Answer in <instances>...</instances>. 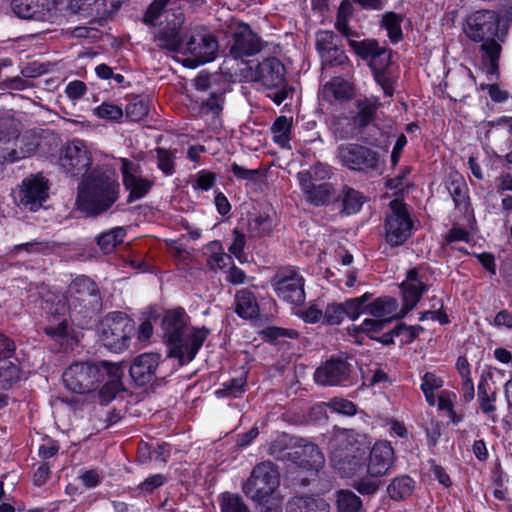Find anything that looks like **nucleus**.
Here are the masks:
<instances>
[{
    "mask_svg": "<svg viewBox=\"0 0 512 512\" xmlns=\"http://www.w3.org/2000/svg\"><path fill=\"white\" fill-rule=\"evenodd\" d=\"M58 164L68 177L80 180L76 205L87 216L101 215L118 201L120 184L115 170L105 164L93 166L92 153L83 140L67 142L60 150Z\"/></svg>",
    "mask_w": 512,
    "mask_h": 512,
    "instance_id": "1",
    "label": "nucleus"
},
{
    "mask_svg": "<svg viewBox=\"0 0 512 512\" xmlns=\"http://www.w3.org/2000/svg\"><path fill=\"white\" fill-rule=\"evenodd\" d=\"M353 430H338L329 440L330 461L342 477L354 478L353 488L362 495H373L381 486L395 460L388 441L376 442L367 456V447Z\"/></svg>",
    "mask_w": 512,
    "mask_h": 512,
    "instance_id": "2",
    "label": "nucleus"
},
{
    "mask_svg": "<svg viewBox=\"0 0 512 512\" xmlns=\"http://www.w3.org/2000/svg\"><path fill=\"white\" fill-rule=\"evenodd\" d=\"M123 368L118 363L107 361L72 363L63 373L65 387L78 394L96 391L100 385L99 398L110 402L122 390Z\"/></svg>",
    "mask_w": 512,
    "mask_h": 512,
    "instance_id": "3",
    "label": "nucleus"
},
{
    "mask_svg": "<svg viewBox=\"0 0 512 512\" xmlns=\"http://www.w3.org/2000/svg\"><path fill=\"white\" fill-rule=\"evenodd\" d=\"M189 317L183 308L167 310L162 319L163 338L169 348V356L177 358L181 365L189 363L197 355L209 330L189 327Z\"/></svg>",
    "mask_w": 512,
    "mask_h": 512,
    "instance_id": "4",
    "label": "nucleus"
},
{
    "mask_svg": "<svg viewBox=\"0 0 512 512\" xmlns=\"http://www.w3.org/2000/svg\"><path fill=\"white\" fill-rule=\"evenodd\" d=\"M500 16L493 10H477L469 14L463 22L464 34L473 42L481 43L483 60L489 61V74L498 73L501 43L506 32L499 30Z\"/></svg>",
    "mask_w": 512,
    "mask_h": 512,
    "instance_id": "5",
    "label": "nucleus"
},
{
    "mask_svg": "<svg viewBox=\"0 0 512 512\" xmlns=\"http://www.w3.org/2000/svg\"><path fill=\"white\" fill-rule=\"evenodd\" d=\"M176 2L177 0H154L148 6L143 22L147 25H155L159 17L166 13V24L154 35V42L161 49L180 53L189 29L185 25L182 10L174 8Z\"/></svg>",
    "mask_w": 512,
    "mask_h": 512,
    "instance_id": "6",
    "label": "nucleus"
},
{
    "mask_svg": "<svg viewBox=\"0 0 512 512\" xmlns=\"http://www.w3.org/2000/svg\"><path fill=\"white\" fill-rule=\"evenodd\" d=\"M176 2L177 0H154L148 6L143 22L147 25H155L159 17L166 13V24L154 35V42L161 49L180 53L189 29L185 25L182 10L174 8Z\"/></svg>",
    "mask_w": 512,
    "mask_h": 512,
    "instance_id": "7",
    "label": "nucleus"
},
{
    "mask_svg": "<svg viewBox=\"0 0 512 512\" xmlns=\"http://www.w3.org/2000/svg\"><path fill=\"white\" fill-rule=\"evenodd\" d=\"M422 290H404L403 294V305L400 307L398 302L390 297H379L370 303H366L368 294L363 295L360 298L353 299V302L349 305H357L355 310V316H359L361 313L366 312L376 318L385 320L386 323H390L393 320L403 318L419 301Z\"/></svg>",
    "mask_w": 512,
    "mask_h": 512,
    "instance_id": "8",
    "label": "nucleus"
},
{
    "mask_svg": "<svg viewBox=\"0 0 512 512\" xmlns=\"http://www.w3.org/2000/svg\"><path fill=\"white\" fill-rule=\"evenodd\" d=\"M99 339L112 352H122L130 346L135 324L123 312L108 313L99 324Z\"/></svg>",
    "mask_w": 512,
    "mask_h": 512,
    "instance_id": "9",
    "label": "nucleus"
},
{
    "mask_svg": "<svg viewBox=\"0 0 512 512\" xmlns=\"http://www.w3.org/2000/svg\"><path fill=\"white\" fill-rule=\"evenodd\" d=\"M280 485L278 467L271 461L257 464L243 484V492L258 504L267 503Z\"/></svg>",
    "mask_w": 512,
    "mask_h": 512,
    "instance_id": "10",
    "label": "nucleus"
},
{
    "mask_svg": "<svg viewBox=\"0 0 512 512\" xmlns=\"http://www.w3.org/2000/svg\"><path fill=\"white\" fill-rule=\"evenodd\" d=\"M285 73L284 65L275 57L264 59L255 70L256 81L261 83L266 96L276 105L282 104L293 92V88L286 81Z\"/></svg>",
    "mask_w": 512,
    "mask_h": 512,
    "instance_id": "11",
    "label": "nucleus"
},
{
    "mask_svg": "<svg viewBox=\"0 0 512 512\" xmlns=\"http://www.w3.org/2000/svg\"><path fill=\"white\" fill-rule=\"evenodd\" d=\"M182 44L181 54L186 55V61L191 66H198L215 59L219 45L216 37L205 27L189 28V33Z\"/></svg>",
    "mask_w": 512,
    "mask_h": 512,
    "instance_id": "12",
    "label": "nucleus"
},
{
    "mask_svg": "<svg viewBox=\"0 0 512 512\" xmlns=\"http://www.w3.org/2000/svg\"><path fill=\"white\" fill-rule=\"evenodd\" d=\"M336 158L349 170L364 173L378 171L381 164L377 151L359 143L340 144L336 150Z\"/></svg>",
    "mask_w": 512,
    "mask_h": 512,
    "instance_id": "13",
    "label": "nucleus"
},
{
    "mask_svg": "<svg viewBox=\"0 0 512 512\" xmlns=\"http://www.w3.org/2000/svg\"><path fill=\"white\" fill-rule=\"evenodd\" d=\"M390 210L385 219V237L391 246H399L411 236L413 222L402 202L391 201Z\"/></svg>",
    "mask_w": 512,
    "mask_h": 512,
    "instance_id": "14",
    "label": "nucleus"
},
{
    "mask_svg": "<svg viewBox=\"0 0 512 512\" xmlns=\"http://www.w3.org/2000/svg\"><path fill=\"white\" fill-rule=\"evenodd\" d=\"M354 369L344 359L332 358L319 366L314 373V380L322 386L347 385L353 381Z\"/></svg>",
    "mask_w": 512,
    "mask_h": 512,
    "instance_id": "15",
    "label": "nucleus"
},
{
    "mask_svg": "<svg viewBox=\"0 0 512 512\" xmlns=\"http://www.w3.org/2000/svg\"><path fill=\"white\" fill-rule=\"evenodd\" d=\"M228 46L231 57L243 59L259 53L262 49V41L248 24L240 23L233 28Z\"/></svg>",
    "mask_w": 512,
    "mask_h": 512,
    "instance_id": "16",
    "label": "nucleus"
},
{
    "mask_svg": "<svg viewBox=\"0 0 512 512\" xmlns=\"http://www.w3.org/2000/svg\"><path fill=\"white\" fill-rule=\"evenodd\" d=\"M11 9L27 20L54 22L57 18L56 4L51 0H12Z\"/></svg>",
    "mask_w": 512,
    "mask_h": 512,
    "instance_id": "17",
    "label": "nucleus"
},
{
    "mask_svg": "<svg viewBox=\"0 0 512 512\" xmlns=\"http://www.w3.org/2000/svg\"><path fill=\"white\" fill-rule=\"evenodd\" d=\"M48 182L42 175H31L22 181L19 202L29 211H37L48 198Z\"/></svg>",
    "mask_w": 512,
    "mask_h": 512,
    "instance_id": "18",
    "label": "nucleus"
},
{
    "mask_svg": "<svg viewBox=\"0 0 512 512\" xmlns=\"http://www.w3.org/2000/svg\"><path fill=\"white\" fill-rule=\"evenodd\" d=\"M287 456L297 466L307 470L318 471L324 465L325 459L318 447L302 439L298 445H295Z\"/></svg>",
    "mask_w": 512,
    "mask_h": 512,
    "instance_id": "19",
    "label": "nucleus"
},
{
    "mask_svg": "<svg viewBox=\"0 0 512 512\" xmlns=\"http://www.w3.org/2000/svg\"><path fill=\"white\" fill-rule=\"evenodd\" d=\"M134 172V163L126 158H121L123 185L129 191L128 202L143 198L153 186V181L139 177Z\"/></svg>",
    "mask_w": 512,
    "mask_h": 512,
    "instance_id": "20",
    "label": "nucleus"
},
{
    "mask_svg": "<svg viewBox=\"0 0 512 512\" xmlns=\"http://www.w3.org/2000/svg\"><path fill=\"white\" fill-rule=\"evenodd\" d=\"M160 362L157 353H143L136 357L130 367V375L138 385L152 382L156 376V370Z\"/></svg>",
    "mask_w": 512,
    "mask_h": 512,
    "instance_id": "21",
    "label": "nucleus"
},
{
    "mask_svg": "<svg viewBox=\"0 0 512 512\" xmlns=\"http://www.w3.org/2000/svg\"><path fill=\"white\" fill-rule=\"evenodd\" d=\"M309 177L307 174H297L300 187L307 200L315 206L328 204L333 192L332 185L329 183L317 184L309 181Z\"/></svg>",
    "mask_w": 512,
    "mask_h": 512,
    "instance_id": "22",
    "label": "nucleus"
},
{
    "mask_svg": "<svg viewBox=\"0 0 512 512\" xmlns=\"http://www.w3.org/2000/svg\"><path fill=\"white\" fill-rule=\"evenodd\" d=\"M271 285L278 288H304L305 279L299 268L284 266L277 269L271 279Z\"/></svg>",
    "mask_w": 512,
    "mask_h": 512,
    "instance_id": "23",
    "label": "nucleus"
},
{
    "mask_svg": "<svg viewBox=\"0 0 512 512\" xmlns=\"http://www.w3.org/2000/svg\"><path fill=\"white\" fill-rule=\"evenodd\" d=\"M287 512H330V506L320 497L296 496L288 502Z\"/></svg>",
    "mask_w": 512,
    "mask_h": 512,
    "instance_id": "24",
    "label": "nucleus"
},
{
    "mask_svg": "<svg viewBox=\"0 0 512 512\" xmlns=\"http://www.w3.org/2000/svg\"><path fill=\"white\" fill-rule=\"evenodd\" d=\"M322 98L329 103L349 99L353 95L351 84L342 78H333L327 82L321 92Z\"/></svg>",
    "mask_w": 512,
    "mask_h": 512,
    "instance_id": "25",
    "label": "nucleus"
},
{
    "mask_svg": "<svg viewBox=\"0 0 512 512\" xmlns=\"http://www.w3.org/2000/svg\"><path fill=\"white\" fill-rule=\"evenodd\" d=\"M381 106L377 97H369L357 102V113L353 117V123L358 128H364L376 117L378 108Z\"/></svg>",
    "mask_w": 512,
    "mask_h": 512,
    "instance_id": "26",
    "label": "nucleus"
},
{
    "mask_svg": "<svg viewBox=\"0 0 512 512\" xmlns=\"http://www.w3.org/2000/svg\"><path fill=\"white\" fill-rule=\"evenodd\" d=\"M447 189L453 198L455 207L460 211H466L469 205L468 187L462 176L451 174L447 182Z\"/></svg>",
    "mask_w": 512,
    "mask_h": 512,
    "instance_id": "27",
    "label": "nucleus"
},
{
    "mask_svg": "<svg viewBox=\"0 0 512 512\" xmlns=\"http://www.w3.org/2000/svg\"><path fill=\"white\" fill-rule=\"evenodd\" d=\"M235 312L243 319H252L259 313V306L251 290H238L235 294Z\"/></svg>",
    "mask_w": 512,
    "mask_h": 512,
    "instance_id": "28",
    "label": "nucleus"
},
{
    "mask_svg": "<svg viewBox=\"0 0 512 512\" xmlns=\"http://www.w3.org/2000/svg\"><path fill=\"white\" fill-rule=\"evenodd\" d=\"M496 393L489 391L488 382L485 378H481L478 383V403L481 411L487 415L493 422H496L495 406Z\"/></svg>",
    "mask_w": 512,
    "mask_h": 512,
    "instance_id": "29",
    "label": "nucleus"
},
{
    "mask_svg": "<svg viewBox=\"0 0 512 512\" xmlns=\"http://www.w3.org/2000/svg\"><path fill=\"white\" fill-rule=\"evenodd\" d=\"M415 488L414 480L406 475L395 477L387 486L389 497L395 501L409 497Z\"/></svg>",
    "mask_w": 512,
    "mask_h": 512,
    "instance_id": "30",
    "label": "nucleus"
},
{
    "mask_svg": "<svg viewBox=\"0 0 512 512\" xmlns=\"http://www.w3.org/2000/svg\"><path fill=\"white\" fill-rule=\"evenodd\" d=\"M126 236V230L123 227H115L102 232L96 237V242L101 251L105 254L111 253L120 245Z\"/></svg>",
    "mask_w": 512,
    "mask_h": 512,
    "instance_id": "31",
    "label": "nucleus"
},
{
    "mask_svg": "<svg viewBox=\"0 0 512 512\" xmlns=\"http://www.w3.org/2000/svg\"><path fill=\"white\" fill-rule=\"evenodd\" d=\"M206 251L209 253L207 265L212 269H223L232 263V258L224 252L220 241L214 240L207 244Z\"/></svg>",
    "mask_w": 512,
    "mask_h": 512,
    "instance_id": "32",
    "label": "nucleus"
},
{
    "mask_svg": "<svg viewBox=\"0 0 512 512\" xmlns=\"http://www.w3.org/2000/svg\"><path fill=\"white\" fill-rule=\"evenodd\" d=\"M444 385L442 377L438 376L434 372H426L421 377L420 389L425 396V400L429 406L436 405L435 391L441 389Z\"/></svg>",
    "mask_w": 512,
    "mask_h": 512,
    "instance_id": "33",
    "label": "nucleus"
},
{
    "mask_svg": "<svg viewBox=\"0 0 512 512\" xmlns=\"http://www.w3.org/2000/svg\"><path fill=\"white\" fill-rule=\"evenodd\" d=\"M224 104V92H212L207 99L201 102L199 112L202 116H211L212 118H216L222 113Z\"/></svg>",
    "mask_w": 512,
    "mask_h": 512,
    "instance_id": "34",
    "label": "nucleus"
},
{
    "mask_svg": "<svg viewBox=\"0 0 512 512\" xmlns=\"http://www.w3.org/2000/svg\"><path fill=\"white\" fill-rule=\"evenodd\" d=\"M292 117L279 116L271 126L273 140L275 143L285 147L290 141L292 129Z\"/></svg>",
    "mask_w": 512,
    "mask_h": 512,
    "instance_id": "35",
    "label": "nucleus"
},
{
    "mask_svg": "<svg viewBox=\"0 0 512 512\" xmlns=\"http://www.w3.org/2000/svg\"><path fill=\"white\" fill-rule=\"evenodd\" d=\"M340 197L343 211L348 215L359 212L364 203L362 193L348 186L343 187Z\"/></svg>",
    "mask_w": 512,
    "mask_h": 512,
    "instance_id": "36",
    "label": "nucleus"
},
{
    "mask_svg": "<svg viewBox=\"0 0 512 512\" xmlns=\"http://www.w3.org/2000/svg\"><path fill=\"white\" fill-rule=\"evenodd\" d=\"M352 302L353 300L347 302L345 308L338 304L329 305L324 314L325 322L330 325L339 324L343 320L345 314L352 319L357 318L358 316H355L357 305H353L352 307L349 306Z\"/></svg>",
    "mask_w": 512,
    "mask_h": 512,
    "instance_id": "37",
    "label": "nucleus"
},
{
    "mask_svg": "<svg viewBox=\"0 0 512 512\" xmlns=\"http://www.w3.org/2000/svg\"><path fill=\"white\" fill-rule=\"evenodd\" d=\"M149 112V101L145 97H134L125 108L126 117L134 122L142 120Z\"/></svg>",
    "mask_w": 512,
    "mask_h": 512,
    "instance_id": "38",
    "label": "nucleus"
},
{
    "mask_svg": "<svg viewBox=\"0 0 512 512\" xmlns=\"http://www.w3.org/2000/svg\"><path fill=\"white\" fill-rule=\"evenodd\" d=\"M402 17L394 12H387L382 17V24L388 32V37L393 43L402 40Z\"/></svg>",
    "mask_w": 512,
    "mask_h": 512,
    "instance_id": "39",
    "label": "nucleus"
},
{
    "mask_svg": "<svg viewBox=\"0 0 512 512\" xmlns=\"http://www.w3.org/2000/svg\"><path fill=\"white\" fill-rule=\"evenodd\" d=\"M362 506L361 499L353 492L341 490L337 494L339 512H358Z\"/></svg>",
    "mask_w": 512,
    "mask_h": 512,
    "instance_id": "40",
    "label": "nucleus"
},
{
    "mask_svg": "<svg viewBox=\"0 0 512 512\" xmlns=\"http://www.w3.org/2000/svg\"><path fill=\"white\" fill-rule=\"evenodd\" d=\"M246 382H247V379L244 375L236 377L228 383H223L222 387L215 391V395L218 398H225V397L237 398L244 392Z\"/></svg>",
    "mask_w": 512,
    "mask_h": 512,
    "instance_id": "41",
    "label": "nucleus"
},
{
    "mask_svg": "<svg viewBox=\"0 0 512 512\" xmlns=\"http://www.w3.org/2000/svg\"><path fill=\"white\" fill-rule=\"evenodd\" d=\"M334 38L335 36L331 31H319L316 34V49L321 59H330V51L337 47Z\"/></svg>",
    "mask_w": 512,
    "mask_h": 512,
    "instance_id": "42",
    "label": "nucleus"
},
{
    "mask_svg": "<svg viewBox=\"0 0 512 512\" xmlns=\"http://www.w3.org/2000/svg\"><path fill=\"white\" fill-rule=\"evenodd\" d=\"M157 167L166 175L170 176L175 172V159L174 152L165 148H156Z\"/></svg>",
    "mask_w": 512,
    "mask_h": 512,
    "instance_id": "43",
    "label": "nucleus"
},
{
    "mask_svg": "<svg viewBox=\"0 0 512 512\" xmlns=\"http://www.w3.org/2000/svg\"><path fill=\"white\" fill-rule=\"evenodd\" d=\"M19 379V369L9 361L0 364V388L8 389Z\"/></svg>",
    "mask_w": 512,
    "mask_h": 512,
    "instance_id": "44",
    "label": "nucleus"
},
{
    "mask_svg": "<svg viewBox=\"0 0 512 512\" xmlns=\"http://www.w3.org/2000/svg\"><path fill=\"white\" fill-rule=\"evenodd\" d=\"M221 512H249L242 498L231 493H224L220 498Z\"/></svg>",
    "mask_w": 512,
    "mask_h": 512,
    "instance_id": "45",
    "label": "nucleus"
},
{
    "mask_svg": "<svg viewBox=\"0 0 512 512\" xmlns=\"http://www.w3.org/2000/svg\"><path fill=\"white\" fill-rule=\"evenodd\" d=\"M298 174L309 175V181L315 183H325L324 181L329 180L332 177L333 171L329 165L324 163H317L310 169L301 171Z\"/></svg>",
    "mask_w": 512,
    "mask_h": 512,
    "instance_id": "46",
    "label": "nucleus"
},
{
    "mask_svg": "<svg viewBox=\"0 0 512 512\" xmlns=\"http://www.w3.org/2000/svg\"><path fill=\"white\" fill-rule=\"evenodd\" d=\"M272 226V219L266 215H258L249 221V231L257 237L268 235Z\"/></svg>",
    "mask_w": 512,
    "mask_h": 512,
    "instance_id": "47",
    "label": "nucleus"
},
{
    "mask_svg": "<svg viewBox=\"0 0 512 512\" xmlns=\"http://www.w3.org/2000/svg\"><path fill=\"white\" fill-rule=\"evenodd\" d=\"M391 63V52L378 47L377 51L370 57V67L373 73L386 71Z\"/></svg>",
    "mask_w": 512,
    "mask_h": 512,
    "instance_id": "48",
    "label": "nucleus"
},
{
    "mask_svg": "<svg viewBox=\"0 0 512 512\" xmlns=\"http://www.w3.org/2000/svg\"><path fill=\"white\" fill-rule=\"evenodd\" d=\"M54 298H58L52 290H47V293L44 295V304L43 308L47 310L50 314L54 315H65L67 311H69L70 306L67 304L64 296L62 299H59L57 304L54 306L52 301Z\"/></svg>",
    "mask_w": 512,
    "mask_h": 512,
    "instance_id": "49",
    "label": "nucleus"
},
{
    "mask_svg": "<svg viewBox=\"0 0 512 512\" xmlns=\"http://www.w3.org/2000/svg\"><path fill=\"white\" fill-rule=\"evenodd\" d=\"M94 111L99 118L104 120L118 121L123 117L122 108L112 103L103 102Z\"/></svg>",
    "mask_w": 512,
    "mask_h": 512,
    "instance_id": "50",
    "label": "nucleus"
},
{
    "mask_svg": "<svg viewBox=\"0 0 512 512\" xmlns=\"http://www.w3.org/2000/svg\"><path fill=\"white\" fill-rule=\"evenodd\" d=\"M387 325L385 320L378 319H365L360 326L354 327V330L362 332L369 336L371 339H376L377 334L382 331Z\"/></svg>",
    "mask_w": 512,
    "mask_h": 512,
    "instance_id": "51",
    "label": "nucleus"
},
{
    "mask_svg": "<svg viewBox=\"0 0 512 512\" xmlns=\"http://www.w3.org/2000/svg\"><path fill=\"white\" fill-rule=\"evenodd\" d=\"M216 184V174L209 170H201L195 175L192 186L194 190L208 191Z\"/></svg>",
    "mask_w": 512,
    "mask_h": 512,
    "instance_id": "52",
    "label": "nucleus"
},
{
    "mask_svg": "<svg viewBox=\"0 0 512 512\" xmlns=\"http://www.w3.org/2000/svg\"><path fill=\"white\" fill-rule=\"evenodd\" d=\"M327 405L333 412L345 416H353L357 412L356 405L347 399L333 398Z\"/></svg>",
    "mask_w": 512,
    "mask_h": 512,
    "instance_id": "53",
    "label": "nucleus"
},
{
    "mask_svg": "<svg viewBox=\"0 0 512 512\" xmlns=\"http://www.w3.org/2000/svg\"><path fill=\"white\" fill-rule=\"evenodd\" d=\"M456 394L452 391L442 390L436 397V404L438 409L445 411L448 416H455L454 403L456 401Z\"/></svg>",
    "mask_w": 512,
    "mask_h": 512,
    "instance_id": "54",
    "label": "nucleus"
},
{
    "mask_svg": "<svg viewBox=\"0 0 512 512\" xmlns=\"http://www.w3.org/2000/svg\"><path fill=\"white\" fill-rule=\"evenodd\" d=\"M278 297L293 305V312L302 307L306 299L305 290H276Z\"/></svg>",
    "mask_w": 512,
    "mask_h": 512,
    "instance_id": "55",
    "label": "nucleus"
},
{
    "mask_svg": "<svg viewBox=\"0 0 512 512\" xmlns=\"http://www.w3.org/2000/svg\"><path fill=\"white\" fill-rule=\"evenodd\" d=\"M351 45L359 56L369 59L379 47L378 43L372 40L352 41Z\"/></svg>",
    "mask_w": 512,
    "mask_h": 512,
    "instance_id": "56",
    "label": "nucleus"
},
{
    "mask_svg": "<svg viewBox=\"0 0 512 512\" xmlns=\"http://www.w3.org/2000/svg\"><path fill=\"white\" fill-rule=\"evenodd\" d=\"M399 288H427V284L424 283L418 269H411L407 273L406 280L400 284Z\"/></svg>",
    "mask_w": 512,
    "mask_h": 512,
    "instance_id": "57",
    "label": "nucleus"
},
{
    "mask_svg": "<svg viewBox=\"0 0 512 512\" xmlns=\"http://www.w3.org/2000/svg\"><path fill=\"white\" fill-rule=\"evenodd\" d=\"M246 244V237L244 233L240 232L238 229L233 230V241L229 246L228 250L235 257L240 259L243 254V250Z\"/></svg>",
    "mask_w": 512,
    "mask_h": 512,
    "instance_id": "58",
    "label": "nucleus"
},
{
    "mask_svg": "<svg viewBox=\"0 0 512 512\" xmlns=\"http://www.w3.org/2000/svg\"><path fill=\"white\" fill-rule=\"evenodd\" d=\"M294 314L298 315L305 322H308V323H316L322 317V311L314 305H311L307 309H304L301 307V308L295 310Z\"/></svg>",
    "mask_w": 512,
    "mask_h": 512,
    "instance_id": "59",
    "label": "nucleus"
},
{
    "mask_svg": "<svg viewBox=\"0 0 512 512\" xmlns=\"http://www.w3.org/2000/svg\"><path fill=\"white\" fill-rule=\"evenodd\" d=\"M395 327L397 331V336H401V341L405 343L413 342L418 336V330L420 329V327L407 326L403 323L398 324Z\"/></svg>",
    "mask_w": 512,
    "mask_h": 512,
    "instance_id": "60",
    "label": "nucleus"
},
{
    "mask_svg": "<svg viewBox=\"0 0 512 512\" xmlns=\"http://www.w3.org/2000/svg\"><path fill=\"white\" fill-rule=\"evenodd\" d=\"M86 90L87 87L84 82L74 80L67 85L65 93L69 99L77 100L84 96Z\"/></svg>",
    "mask_w": 512,
    "mask_h": 512,
    "instance_id": "61",
    "label": "nucleus"
},
{
    "mask_svg": "<svg viewBox=\"0 0 512 512\" xmlns=\"http://www.w3.org/2000/svg\"><path fill=\"white\" fill-rule=\"evenodd\" d=\"M265 337L270 340H276L282 337L295 338L297 332L294 330H288L280 327H268L263 331Z\"/></svg>",
    "mask_w": 512,
    "mask_h": 512,
    "instance_id": "62",
    "label": "nucleus"
},
{
    "mask_svg": "<svg viewBox=\"0 0 512 512\" xmlns=\"http://www.w3.org/2000/svg\"><path fill=\"white\" fill-rule=\"evenodd\" d=\"M374 79L388 97H392L394 93L393 83L386 71L373 73Z\"/></svg>",
    "mask_w": 512,
    "mask_h": 512,
    "instance_id": "63",
    "label": "nucleus"
},
{
    "mask_svg": "<svg viewBox=\"0 0 512 512\" xmlns=\"http://www.w3.org/2000/svg\"><path fill=\"white\" fill-rule=\"evenodd\" d=\"M482 89L488 91L490 98L494 102H504L509 98V93L506 90H502L497 84L482 85Z\"/></svg>",
    "mask_w": 512,
    "mask_h": 512,
    "instance_id": "64",
    "label": "nucleus"
}]
</instances>
